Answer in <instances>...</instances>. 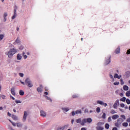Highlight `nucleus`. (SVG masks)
I'll use <instances>...</instances> for the list:
<instances>
[{
	"label": "nucleus",
	"instance_id": "1",
	"mask_svg": "<svg viewBox=\"0 0 130 130\" xmlns=\"http://www.w3.org/2000/svg\"><path fill=\"white\" fill-rule=\"evenodd\" d=\"M76 121L77 123H80L81 125L84 126L85 125V123H86V122H87L88 123H91V122H92V118H84L82 120V119L80 118L79 119H76Z\"/></svg>",
	"mask_w": 130,
	"mask_h": 130
},
{
	"label": "nucleus",
	"instance_id": "17",
	"mask_svg": "<svg viewBox=\"0 0 130 130\" xmlns=\"http://www.w3.org/2000/svg\"><path fill=\"white\" fill-rule=\"evenodd\" d=\"M123 89L124 91H127L128 90V86L126 85H124L123 87Z\"/></svg>",
	"mask_w": 130,
	"mask_h": 130
},
{
	"label": "nucleus",
	"instance_id": "41",
	"mask_svg": "<svg viewBox=\"0 0 130 130\" xmlns=\"http://www.w3.org/2000/svg\"><path fill=\"white\" fill-rule=\"evenodd\" d=\"M16 16H17V14H14V15L12 17V19L14 20V19L16 18Z\"/></svg>",
	"mask_w": 130,
	"mask_h": 130
},
{
	"label": "nucleus",
	"instance_id": "24",
	"mask_svg": "<svg viewBox=\"0 0 130 130\" xmlns=\"http://www.w3.org/2000/svg\"><path fill=\"white\" fill-rule=\"evenodd\" d=\"M17 127H22V124L21 123H17Z\"/></svg>",
	"mask_w": 130,
	"mask_h": 130
},
{
	"label": "nucleus",
	"instance_id": "34",
	"mask_svg": "<svg viewBox=\"0 0 130 130\" xmlns=\"http://www.w3.org/2000/svg\"><path fill=\"white\" fill-rule=\"evenodd\" d=\"M15 103L18 104V103H22V102L20 100H16V101H15Z\"/></svg>",
	"mask_w": 130,
	"mask_h": 130
},
{
	"label": "nucleus",
	"instance_id": "23",
	"mask_svg": "<svg viewBox=\"0 0 130 130\" xmlns=\"http://www.w3.org/2000/svg\"><path fill=\"white\" fill-rule=\"evenodd\" d=\"M111 114H115V113H116V112L114 110H111L110 111Z\"/></svg>",
	"mask_w": 130,
	"mask_h": 130
},
{
	"label": "nucleus",
	"instance_id": "10",
	"mask_svg": "<svg viewBox=\"0 0 130 130\" xmlns=\"http://www.w3.org/2000/svg\"><path fill=\"white\" fill-rule=\"evenodd\" d=\"M119 117V116H118V115L117 114H116V115H113L112 117V118L114 120H115V119H117V118H118Z\"/></svg>",
	"mask_w": 130,
	"mask_h": 130
},
{
	"label": "nucleus",
	"instance_id": "61",
	"mask_svg": "<svg viewBox=\"0 0 130 130\" xmlns=\"http://www.w3.org/2000/svg\"><path fill=\"white\" fill-rule=\"evenodd\" d=\"M81 130H86V128L82 127V128H81Z\"/></svg>",
	"mask_w": 130,
	"mask_h": 130
},
{
	"label": "nucleus",
	"instance_id": "43",
	"mask_svg": "<svg viewBox=\"0 0 130 130\" xmlns=\"http://www.w3.org/2000/svg\"><path fill=\"white\" fill-rule=\"evenodd\" d=\"M19 76H20V77H24V74H23V73H19Z\"/></svg>",
	"mask_w": 130,
	"mask_h": 130
},
{
	"label": "nucleus",
	"instance_id": "56",
	"mask_svg": "<svg viewBox=\"0 0 130 130\" xmlns=\"http://www.w3.org/2000/svg\"><path fill=\"white\" fill-rule=\"evenodd\" d=\"M20 83L22 84V85H25V82H22V81H20Z\"/></svg>",
	"mask_w": 130,
	"mask_h": 130
},
{
	"label": "nucleus",
	"instance_id": "40",
	"mask_svg": "<svg viewBox=\"0 0 130 130\" xmlns=\"http://www.w3.org/2000/svg\"><path fill=\"white\" fill-rule=\"evenodd\" d=\"M114 85H119V82H115L114 83Z\"/></svg>",
	"mask_w": 130,
	"mask_h": 130
},
{
	"label": "nucleus",
	"instance_id": "15",
	"mask_svg": "<svg viewBox=\"0 0 130 130\" xmlns=\"http://www.w3.org/2000/svg\"><path fill=\"white\" fill-rule=\"evenodd\" d=\"M125 75L126 77H127V78H129L130 72L129 71L126 72L125 73Z\"/></svg>",
	"mask_w": 130,
	"mask_h": 130
},
{
	"label": "nucleus",
	"instance_id": "36",
	"mask_svg": "<svg viewBox=\"0 0 130 130\" xmlns=\"http://www.w3.org/2000/svg\"><path fill=\"white\" fill-rule=\"evenodd\" d=\"M96 112H98V113H99V112H100V107H98L96 108Z\"/></svg>",
	"mask_w": 130,
	"mask_h": 130
},
{
	"label": "nucleus",
	"instance_id": "7",
	"mask_svg": "<svg viewBox=\"0 0 130 130\" xmlns=\"http://www.w3.org/2000/svg\"><path fill=\"white\" fill-rule=\"evenodd\" d=\"M111 61V56H110L108 58V59H107L105 62V65L109 64Z\"/></svg>",
	"mask_w": 130,
	"mask_h": 130
},
{
	"label": "nucleus",
	"instance_id": "29",
	"mask_svg": "<svg viewBox=\"0 0 130 130\" xmlns=\"http://www.w3.org/2000/svg\"><path fill=\"white\" fill-rule=\"evenodd\" d=\"M4 37H5V36L4 35H0V41L4 39Z\"/></svg>",
	"mask_w": 130,
	"mask_h": 130
},
{
	"label": "nucleus",
	"instance_id": "58",
	"mask_svg": "<svg viewBox=\"0 0 130 130\" xmlns=\"http://www.w3.org/2000/svg\"><path fill=\"white\" fill-rule=\"evenodd\" d=\"M103 105H104V106H105V107H106V106H107V104H106V103H104V104H103Z\"/></svg>",
	"mask_w": 130,
	"mask_h": 130
},
{
	"label": "nucleus",
	"instance_id": "45",
	"mask_svg": "<svg viewBox=\"0 0 130 130\" xmlns=\"http://www.w3.org/2000/svg\"><path fill=\"white\" fill-rule=\"evenodd\" d=\"M47 99L48 100H50V101L51 102H52V100H51L50 99V98H49V97H48V96H47Z\"/></svg>",
	"mask_w": 130,
	"mask_h": 130
},
{
	"label": "nucleus",
	"instance_id": "60",
	"mask_svg": "<svg viewBox=\"0 0 130 130\" xmlns=\"http://www.w3.org/2000/svg\"><path fill=\"white\" fill-rule=\"evenodd\" d=\"M44 94H45V95H48V92L46 91L44 92Z\"/></svg>",
	"mask_w": 130,
	"mask_h": 130
},
{
	"label": "nucleus",
	"instance_id": "5",
	"mask_svg": "<svg viewBox=\"0 0 130 130\" xmlns=\"http://www.w3.org/2000/svg\"><path fill=\"white\" fill-rule=\"evenodd\" d=\"M25 82L26 85L29 88H32V87H33V84H32V83L29 78L26 79Z\"/></svg>",
	"mask_w": 130,
	"mask_h": 130
},
{
	"label": "nucleus",
	"instance_id": "55",
	"mask_svg": "<svg viewBox=\"0 0 130 130\" xmlns=\"http://www.w3.org/2000/svg\"><path fill=\"white\" fill-rule=\"evenodd\" d=\"M72 114L73 116H74L75 115V111L72 112Z\"/></svg>",
	"mask_w": 130,
	"mask_h": 130
},
{
	"label": "nucleus",
	"instance_id": "54",
	"mask_svg": "<svg viewBox=\"0 0 130 130\" xmlns=\"http://www.w3.org/2000/svg\"><path fill=\"white\" fill-rule=\"evenodd\" d=\"M112 130H117V128L116 127H114L113 128Z\"/></svg>",
	"mask_w": 130,
	"mask_h": 130
},
{
	"label": "nucleus",
	"instance_id": "26",
	"mask_svg": "<svg viewBox=\"0 0 130 130\" xmlns=\"http://www.w3.org/2000/svg\"><path fill=\"white\" fill-rule=\"evenodd\" d=\"M126 100V98H125V97H123L122 99H120V101H122V102H124Z\"/></svg>",
	"mask_w": 130,
	"mask_h": 130
},
{
	"label": "nucleus",
	"instance_id": "22",
	"mask_svg": "<svg viewBox=\"0 0 130 130\" xmlns=\"http://www.w3.org/2000/svg\"><path fill=\"white\" fill-rule=\"evenodd\" d=\"M37 90L38 92H39V93H41V92H42V89H41L40 87H38Z\"/></svg>",
	"mask_w": 130,
	"mask_h": 130
},
{
	"label": "nucleus",
	"instance_id": "48",
	"mask_svg": "<svg viewBox=\"0 0 130 130\" xmlns=\"http://www.w3.org/2000/svg\"><path fill=\"white\" fill-rule=\"evenodd\" d=\"M126 54H130V49L127 50Z\"/></svg>",
	"mask_w": 130,
	"mask_h": 130
},
{
	"label": "nucleus",
	"instance_id": "21",
	"mask_svg": "<svg viewBox=\"0 0 130 130\" xmlns=\"http://www.w3.org/2000/svg\"><path fill=\"white\" fill-rule=\"evenodd\" d=\"M97 103H98V104H100V105H103V104H104V103L101 101H98Z\"/></svg>",
	"mask_w": 130,
	"mask_h": 130
},
{
	"label": "nucleus",
	"instance_id": "2",
	"mask_svg": "<svg viewBox=\"0 0 130 130\" xmlns=\"http://www.w3.org/2000/svg\"><path fill=\"white\" fill-rule=\"evenodd\" d=\"M17 50H16V49L15 48L11 49L8 53V57H9L10 58H11V57H12L14 54L17 53Z\"/></svg>",
	"mask_w": 130,
	"mask_h": 130
},
{
	"label": "nucleus",
	"instance_id": "4",
	"mask_svg": "<svg viewBox=\"0 0 130 130\" xmlns=\"http://www.w3.org/2000/svg\"><path fill=\"white\" fill-rule=\"evenodd\" d=\"M104 124V123L103 122H99L97 123V126L96 127V130H103L104 129V127L102 126Z\"/></svg>",
	"mask_w": 130,
	"mask_h": 130
},
{
	"label": "nucleus",
	"instance_id": "31",
	"mask_svg": "<svg viewBox=\"0 0 130 130\" xmlns=\"http://www.w3.org/2000/svg\"><path fill=\"white\" fill-rule=\"evenodd\" d=\"M15 43H17V44H19L20 43V39H19V38H18L16 41H15Z\"/></svg>",
	"mask_w": 130,
	"mask_h": 130
},
{
	"label": "nucleus",
	"instance_id": "9",
	"mask_svg": "<svg viewBox=\"0 0 130 130\" xmlns=\"http://www.w3.org/2000/svg\"><path fill=\"white\" fill-rule=\"evenodd\" d=\"M40 113H41V116H43V117H45V116H46V113L43 111V110H41Z\"/></svg>",
	"mask_w": 130,
	"mask_h": 130
},
{
	"label": "nucleus",
	"instance_id": "14",
	"mask_svg": "<svg viewBox=\"0 0 130 130\" xmlns=\"http://www.w3.org/2000/svg\"><path fill=\"white\" fill-rule=\"evenodd\" d=\"M114 78H115V79H120V78H121V76H118V74H115V75H114Z\"/></svg>",
	"mask_w": 130,
	"mask_h": 130
},
{
	"label": "nucleus",
	"instance_id": "16",
	"mask_svg": "<svg viewBox=\"0 0 130 130\" xmlns=\"http://www.w3.org/2000/svg\"><path fill=\"white\" fill-rule=\"evenodd\" d=\"M82 113V110H77L75 112V114H81Z\"/></svg>",
	"mask_w": 130,
	"mask_h": 130
},
{
	"label": "nucleus",
	"instance_id": "37",
	"mask_svg": "<svg viewBox=\"0 0 130 130\" xmlns=\"http://www.w3.org/2000/svg\"><path fill=\"white\" fill-rule=\"evenodd\" d=\"M112 120L111 119V117H109L108 118V122H110Z\"/></svg>",
	"mask_w": 130,
	"mask_h": 130
},
{
	"label": "nucleus",
	"instance_id": "39",
	"mask_svg": "<svg viewBox=\"0 0 130 130\" xmlns=\"http://www.w3.org/2000/svg\"><path fill=\"white\" fill-rule=\"evenodd\" d=\"M120 116L123 118V119H125V116L124 115H121Z\"/></svg>",
	"mask_w": 130,
	"mask_h": 130
},
{
	"label": "nucleus",
	"instance_id": "32",
	"mask_svg": "<svg viewBox=\"0 0 130 130\" xmlns=\"http://www.w3.org/2000/svg\"><path fill=\"white\" fill-rule=\"evenodd\" d=\"M64 127H66V126H64V127H60L59 128H58L57 130H63L64 129Z\"/></svg>",
	"mask_w": 130,
	"mask_h": 130
},
{
	"label": "nucleus",
	"instance_id": "8",
	"mask_svg": "<svg viewBox=\"0 0 130 130\" xmlns=\"http://www.w3.org/2000/svg\"><path fill=\"white\" fill-rule=\"evenodd\" d=\"M27 115H28V114H27V112L26 111H24V114H23V117L22 119V120L23 122L26 121V118H27Z\"/></svg>",
	"mask_w": 130,
	"mask_h": 130
},
{
	"label": "nucleus",
	"instance_id": "30",
	"mask_svg": "<svg viewBox=\"0 0 130 130\" xmlns=\"http://www.w3.org/2000/svg\"><path fill=\"white\" fill-rule=\"evenodd\" d=\"M126 96H127V97H129V96H130V91H128L126 92Z\"/></svg>",
	"mask_w": 130,
	"mask_h": 130
},
{
	"label": "nucleus",
	"instance_id": "25",
	"mask_svg": "<svg viewBox=\"0 0 130 130\" xmlns=\"http://www.w3.org/2000/svg\"><path fill=\"white\" fill-rule=\"evenodd\" d=\"M22 56H23L24 59H26L27 58V55H25V52H23L22 53Z\"/></svg>",
	"mask_w": 130,
	"mask_h": 130
},
{
	"label": "nucleus",
	"instance_id": "42",
	"mask_svg": "<svg viewBox=\"0 0 130 130\" xmlns=\"http://www.w3.org/2000/svg\"><path fill=\"white\" fill-rule=\"evenodd\" d=\"M62 110H64L66 112L69 111V109L68 108H63Z\"/></svg>",
	"mask_w": 130,
	"mask_h": 130
},
{
	"label": "nucleus",
	"instance_id": "59",
	"mask_svg": "<svg viewBox=\"0 0 130 130\" xmlns=\"http://www.w3.org/2000/svg\"><path fill=\"white\" fill-rule=\"evenodd\" d=\"M8 116H11L12 115L8 112Z\"/></svg>",
	"mask_w": 130,
	"mask_h": 130
},
{
	"label": "nucleus",
	"instance_id": "49",
	"mask_svg": "<svg viewBox=\"0 0 130 130\" xmlns=\"http://www.w3.org/2000/svg\"><path fill=\"white\" fill-rule=\"evenodd\" d=\"M120 106H121V107H122V108H123V107H124V104H120Z\"/></svg>",
	"mask_w": 130,
	"mask_h": 130
},
{
	"label": "nucleus",
	"instance_id": "50",
	"mask_svg": "<svg viewBox=\"0 0 130 130\" xmlns=\"http://www.w3.org/2000/svg\"><path fill=\"white\" fill-rule=\"evenodd\" d=\"M126 121H127V122H130V118H128L126 119Z\"/></svg>",
	"mask_w": 130,
	"mask_h": 130
},
{
	"label": "nucleus",
	"instance_id": "57",
	"mask_svg": "<svg viewBox=\"0 0 130 130\" xmlns=\"http://www.w3.org/2000/svg\"><path fill=\"white\" fill-rule=\"evenodd\" d=\"M16 9L14 10V15H17V14L16 13Z\"/></svg>",
	"mask_w": 130,
	"mask_h": 130
},
{
	"label": "nucleus",
	"instance_id": "18",
	"mask_svg": "<svg viewBox=\"0 0 130 130\" xmlns=\"http://www.w3.org/2000/svg\"><path fill=\"white\" fill-rule=\"evenodd\" d=\"M25 94V92H24V91L22 90H19V94L21 96H23V95Z\"/></svg>",
	"mask_w": 130,
	"mask_h": 130
},
{
	"label": "nucleus",
	"instance_id": "47",
	"mask_svg": "<svg viewBox=\"0 0 130 130\" xmlns=\"http://www.w3.org/2000/svg\"><path fill=\"white\" fill-rule=\"evenodd\" d=\"M88 112H89L88 109H85L84 110V113H88Z\"/></svg>",
	"mask_w": 130,
	"mask_h": 130
},
{
	"label": "nucleus",
	"instance_id": "64",
	"mask_svg": "<svg viewBox=\"0 0 130 130\" xmlns=\"http://www.w3.org/2000/svg\"><path fill=\"white\" fill-rule=\"evenodd\" d=\"M6 21H7V18H6V17H4V22H6Z\"/></svg>",
	"mask_w": 130,
	"mask_h": 130
},
{
	"label": "nucleus",
	"instance_id": "12",
	"mask_svg": "<svg viewBox=\"0 0 130 130\" xmlns=\"http://www.w3.org/2000/svg\"><path fill=\"white\" fill-rule=\"evenodd\" d=\"M17 60H21L22 59V56L20 54H18L17 55Z\"/></svg>",
	"mask_w": 130,
	"mask_h": 130
},
{
	"label": "nucleus",
	"instance_id": "35",
	"mask_svg": "<svg viewBox=\"0 0 130 130\" xmlns=\"http://www.w3.org/2000/svg\"><path fill=\"white\" fill-rule=\"evenodd\" d=\"M126 103H127V104H130V100H129V99H126Z\"/></svg>",
	"mask_w": 130,
	"mask_h": 130
},
{
	"label": "nucleus",
	"instance_id": "52",
	"mask_svg": "<svg viewBox=\"0 0 130 130\" xmlns=\"http://www.w3.org/2000/svg\"><path fill=\"white\" fill-rule=\"evenodd\" d=\"M74 121H75V119H73L71 121V123L72 124H74Z\"/></svg>",
	"mask_w": 130,
	"mask_h": 130
},
{
	"label": "nucleus",
	"instance_id": "44",
	"mask_svg": "<svg viewBox=\"0 0 130 130\" xmlns=\"http://www.w3.org/2000/svg\"><path fill=\"white\" fill-rule=\"evenodd\" d=\"M8 16V14L7 13H5L4 14V18H6Z\"/></svg>",
	"mask_w": 130,
	"mask_h": 130
},
{
	"label": "nucleus",
	"instance_id": "11",
	"mask_svg": "<svg viewBox=\"0 0 130 130\" xmlns=\"http://www.w3.org/2000/svg\"><path fill=\"white\" fill-rule=\"evenodd\" d=\"M11 94L13 95V96H16V92H15V88L13 87L11 88Z\"/></svg>",
	"mask_w": 130,
	"mask_h": 130
},
{
	"label": "nucleus",
	"instance_id": "53",
	"mask_svg": "<svg viewBox=\"0 0 130 130\" xmlns=\"http://www.w3.org/2000/svg\"><path fill=\"white\" fill-rule=\"evenodd\" d=\"M12 125H13V126H16V123H15L14 122H12Z\"/></svg>",
	"mask_w": 130,
	"mask_h": 130
},
{
	"label": "nucleus",
	"instance_id": "19",
	"mask_svg": "<svg viewBox=\"0 0 130 130\" xmlns=\"http://www.w3.org/2000/svg\"><path fill=\"white\" fill-rule=\"evenodd\" d=\"M12 118H13V119H14V120H17L18 119V117H17V116L15 115H12Z\"/></svg>",
	"mask_w": 130,
	"mask_h": 130
},
{
	"label": "nucleus",
	"instance_id": "27",
	"mask_svg": "<svg viewBox=\"0 0 130 130\" xmlns=\"http://www.w3.org/2000/svg\"><path fill=\"white\" fill-rule=\"evenodd\" d=\"M102 118H103L104 119H105V118H106V114H105V113H104L103 114V115L102 116Z\"/></svg>",
	"mask_w": 130,
	"mask_h": 130
},
{
	"label": "nucleus",
	"instance_id": "6",
	"mask_svg": "<svg viewBox=\"0 0 130 130\" xmlns=\"http://www.w3.org/2000/svg\"><path fill=\"white\" fill-rule=\"evenodd\" d=\"M118 104H119V101L118 100H116L115 103L114 104L113 106V108L116 109L117 108Z\"/></svg>",
	"mask_w": 130,
	"mask_h": 130
},
{
	"label": "nucleus",
	"instance_id": "51",
	"mask_svg": "<svg viewBox=\"0 0 130 130\" xmlns=\"http://www.w3.org/2000/svg\"><path fill=\"white\" fill-rule=\"evenodd\" d=\"M10 98L12 99V100H15V98H14L13 96L10 95Z\"/></svg>",
	"mask_w": 130,
	"mask_h": 130
},
{
	"label": "nucleus",
	"instance_id": "63",
	"mask_svg": "<svg viewBox=\"0 0 130 130\" xmlns=\"http://www.w3.org/2000/svg\"><path fill=\"white\" fill-rule=\"evenodd\" d=\"M3 107H0V110H3Z\"/></svg>",
	"mask_w": 130,
	"mask_h": 130
},
{
	"label": "nucleus",
	"instance_id": "20",
	"mask_svg": "<svg viewBox=\"0 0 130 130\" xmlns=\"http://www.w3.org/2000/svg\"><path fill=\"white\" fill-rule=\"evenodd\" d=\"M123 126H124L125 127H126L128 125V123L127 122H124L122 124Z\"/></svg>",
	"mask_w": 130,
	"mask_h": 130
},
{
	"label": "nucleus",
	"instance_id": "33",
	"mask_svg": "<svg viewBox=\"0 0 130 130\" xmlns=\"http://www.w3.org/2000/svg\"><path fill=\"white\" fill-rule=\"evenodd\" d=\"M73 98H78V97H79V95L78 94H74L72 96Z\"/></svg>",
	"mask_w": 130,
	"mask_h": 130
},
{
	"label": "nucleus",
	"instance_id": "28",
	"mask_svg": "<svg viewBox=\"0 0 130 130\" xmlns=\"http://www.w3.org/2000/svg\"><path fill=\"white\" fill-rule=\"evenodd\" d=\"M105 126V128H106L107 129H108V128H109V124L106 123Z\"/></svg>",
	"mask_w": 130,
	"mask_h": 130
},
{
	"label": "nucleus",
	"instance_id": "13",
	"mask_svg": "<svg viewBox=\"0 0 130 130\" xmlns=\"http://www.w3.org/2000/svg\"><path fill=\"white\" fill-rule=\"evenodd\" d=\"M115 53L116 54H118L120 52V48L119 47H118L115 50Z\"/></svg>",
	"mask_w": 130,
	"mask_h": 130
},
{
	"label": "nucleus",
	"instance_id": "3",
	"mask_svg": "<svg viewBox=\"0 0 130 130\" xmlns=\"http://www.w3.org/2000/svg\"><path fill=\"white\" fill-rule=\"evenodd\" d=\"M123 121H124L123 119L119 118L117 120L116 122L115 123V126H116V127H119L120 125H121V123H123Z\"/></svg>",
	"mask_w": 130,
	"mask_h": 130
},
{
	"label": "nucleus",
	"instance_id": "62",
	"mask_svg": "<svg viewBox=\"0 0 130 130\" xmlns=\"http://www.w3.org/2000/svg\"><path fill=\"white\" fill-rule=\"evenodd\" d=\"M110 77L111 79L113 78V76H112V75H110Z\"/></svg>",
	"mask_w": 130,
	"mask_h": 130
},
{
	"label": "nucleus",
	"instance_id": "46",
	"mask_svg": "<svg viewBox=\"0 0 130 130\" xmlns=\"http://www.w3.org/2000/svg\"><path fill=\"white\" fill-rule=\"evenodd\" d=\"M2 99H6V95H2Z\"/></svg>",
	"mask_w": 130,
	"mask_h": 130
},
{
	"label": "nucleus",
	"instance_id": "38",
	"mask_svg": "<svg viewBox=\"0 0 130 130\" xmlns=\"http://www.w3.org/2000/svg\"><path fill=\"white\" fill-rule=\"evenodd\" d=\"M120 82H121V85H123V84H124V82H123V79H121Z\"/></svg>",
	"mask_w": 130,
	"mask_h": 130
}]
</instances>
